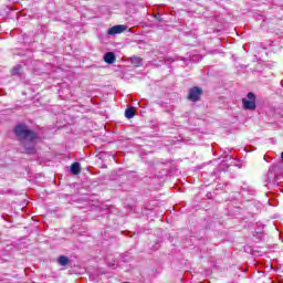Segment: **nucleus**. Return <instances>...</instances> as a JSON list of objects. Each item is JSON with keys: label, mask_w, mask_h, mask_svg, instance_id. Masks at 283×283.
Listing matches in <instances>:
<instances>
[{"label": "nucleus", "mask_w": 283, "mask_h": 283, "mask_svg": "<svg viewBox=\"0 0 283 283\" xmlns=\"http://www.w3.org/2000/svg\"><path fill=\"white\" fill-rule=\"evenodd\" d=\"M13 134L22 143L25 154H36L34 142L39 139V135L34 130L25 124H18L13 128Z\"/></svg>", "instance_id": "f257e3e1"}, {"label": "nucleus", "mask_w": 283, "mask_h": 283, "mask_svg": "<svg viewBox=\"0 0 283 283\" xmlns=\"http://www.w3.org/2000/svg\"><path fill=\"white\" fill-rule=\"evenodd\" d=\"M283 167L282 163H279L272 167H270L269 171H268V180L269 182H275V179L277 178V176H280L282 172L280 171Z\"/></svg>", "instance_id": "f03ea898"}, {"label": "nucleus", "mask_w": 283, "mask_h": 283, "mask_svg": "<svg viewBox=\"0 0 283 283\" xmlns=\"http://www.w3.org/2000/svg\"><path fill=\"white\" fill-rule=\"evenodd\" d=\"M243 103V109H255V94L248 93V98L242 99Z\"/></svg>", "instance_id": "7ed1b4c3"}, {"label": "nucleus", "mask_w": 283, "mask_h": 283, "mask_svg": "<svg viewBox=\"0 0 283 283\" xmlns=\"http://www.w3.org/2000/svg\"><path fill=\"white\" fill-rule=\"evenodd\" d=\"M200 96H202V88L195 86L189 90L188 99L192 101V103H198V101H200Z\"/></svg>", "instance_id": "20e7f679"}, {"label": "nucleus", "mask_w": 283, "mask_h": 283, "mask_svg": "<svg viewBox=\"0 0 283 283\" xmlns=\"http://www.w3.org/2000/svg\"><path fill=\"white\" fill-rule=\"evenodd\" d=\"M127 30V25L125 24H117L107 30V34L109 36H114V34H123Z\"/></svg>", "instance_id": "39448f33"}, {"label": "nucleus", "mask_w": 283, "mask_h": 283, "mask_svg": "<svg viewBox=\"0 0 283 283\" xmlns=\"http://www.w3.org/2000/svg\"><path fill=\"white\" fill-rule=\"evenodd\" d=\"M104 61L105 63H108V65L116 63V54H114V52L105 53Z\"/></svg>", "instance_id": "423d86ee"}, {"label": "nucleus", "mask_w": 283, "mask_h": 283, "mask_svg": "<svg viewBox=\"0 0 283 283\" xmlns=\"http://www.w3.org/2000/svg\"><path fill=\"white\" fill-rule=\"evenodd\" d=\"M71 174H73V176H78V174H81V164L80 163H73L71 165Z\"/></svg>", "instance_id": "0eeeda50"}, {"label": "nucleus", "mask_w": 283, "mask_h": 283, "mask_svg": "<svg viewBox=\"0 0 283 283\" xmlns=\"http://www.w3.org/2000/svg\"><path fill=\"white\" fill-rule=\"evenodd\" d=\"M130 63L132 65H135V67H140V65H143V59L134 56L130 59Z\"/></svg>", "instance_id": "6e6552de"}, {"label": "nucleus", "mask_w": 283, "mask_h": 283, "mask_svg": "<svg viewBox=\"0 0 283 283\" xmlns=\"http://www.w3.org/2000/svg\"><path fill=\"white\" fill-rule=\"evenodd\" d=\"M67 264H70V259L65 255H61L59 258V265L60 266H67Z\"/></svg>", "instance_id": "1a4fd4ad"}, {"label": "nucleus", "mask_w": 283, "mask_h": 283, "mask_svg": "<svg viewBox=\"0 0 283 283\" xmlns=\"http://www.w3.org/2000/svg\"><path fill=\"white\" fill-rule=\"evenodd\" d=\"M134 107H130V108H127L126 111H125V116L127 117V118H134Z\"/></svg>", "instance_id": "9d476101"}, {"label": "nucleus", "mask_w": 283, "mask_h": 283, "mask_svg": "<svg viewBox=\"0 0 283 283\" xmlns=\"http://www.w3.org/2000/svg\"><path fill=\"white\" fill-rule=\"evenodd\" d=\"M12 74H13V76L21 74V66L18 65V66L13 67Z\"/></svg>", "instance_id": "9b49d317"}, {"label": "nucleus", "mask_w": 283, "mask_h": 283, "mask_svg": "<svg viewBox=\"0 0 283 283\" xmlns=\"http://www.w3.org/2000/svg\"><path fill=\"white\" fill-rule=\"evenodd\" d=\"M281 158H282V160H283V151H282V154H281Z\"/></svg>", "instance_id": "f8f14e48"}]
</instances>
